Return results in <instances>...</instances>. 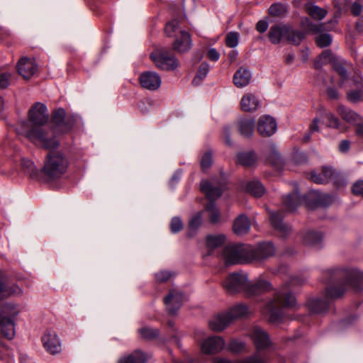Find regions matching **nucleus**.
Listing matches in <instances>:
<instances>
[{"mask_svg": "<svg viewBox=\"0 0 363 363\" xmlns=\"http://www.w3.org/2000/svg\"><path fill=\"white\" fill-rule=\"evenodd\" d=\"M333 278H342L343 283L329 285L325 289L324 298H313L307 301L311 313L320 314L327 311L332 299L341 297L348 287L357 291L363 290V272L357 268L336 267L328 270Z\"/></svg>", "mask_w": 363, "mask_h": 363, "instance_id": "f257e3e1", "label": "nucleus"}, {"mask_svg": "<svg viewBox=\"0 0 363 363\" xmlns=\"http://www.w3.org/2000/svg\"><path fill=\"white\" fill-rule=\"evenodd\" d=\"M28 121H22L17 128L18 134L23 135L31 143L42 148L52 150L57 148L60 142L52 131L45 127L49 119L46 106L37 102L28 111Z\"/></svg>", "mask_w": 363, "mask_h": 363, "instance_id": "f03ea898", "label": "nucleus"}, {"mask_svg": "<svg viewBox=\"0 0 363 363\" xmlns=\"http://www.w3.org/2000/svg\"><path fill=\"white\" fill-rule=\"evenodd\" d=\"M223 287L230 294L245 290L248 296H254L270 290L272 286L269 282L264 279H259L252 284H248L247 276L236 272L227 277L223 282Z\"/></svg>", "mask_w": 363, "mask_h": 363, "instance_id": "7ed1b4c3", "label": "nucleus"}, {"mask_svg": "<svg viewBox=\"0 0 363 363\" xmlns=\"http://www.w3.org/2000/svg\"><path fill=\"white\" fill-rule=\"evenodd\" d=\"M296 303L295 297L285 287L277 291L266 306L269 320L271 323H279L283 315L282 309L292 308Z\"/></svg>", "mask_w": 363, "mask_h": 363, "instance_id": "20e7f679", "label": "nucleus"}, {"mask_svg": "<svg viewBox=\"0 0 363 363\" xmlns=\"http://www.w3.org/2000/svg\"><path fill=\"white\" fill-rule=\"evenodd\" d=\"M68 166V159L62 152L50 151L45 157L43 170L49 179H57L65 174Z\"/></svg>", "mask_w": 363, "mask_h": 363, "instance_id": "39448f33", "label": "nucleus"}, {"mask_svg": "<svg viewBox=\"0 0 363 363\" xmlns=\"http://www.w3.org/2000/svg\"><path fill=\"white\" fill-rule=\"evenodd\" d=\"M223 255L227 265L247 263L252 261L250 247L245 244L227 245L223 250Z\"/></svg>", "mask_w": 363, "mask_h": 363, "instance_id": "423d86ee", "label": "nucleus"}, {"mask_svg": "<svg viewBox=\"0 0 363 363\" xmlns=\"http://www.w3.org/2000/svg\"><path fill=\"white\" fill-rule=\"evenodd\" d=\"M150 58L155 66L162 70L172 71L179 66L178 60L168 50H157L151 53Z\"/></svg>", "mask_w": 363, "mask_h": 363, "instance_id": "0eeeda50", "label": "nucleus"}, {"mask_svg": "<svg viewBox=\"0 0 363 363\" xmlns=\"http://www.w3.org/2000/svg\"><path fill=\"white\" fill-rule=\"evenodd\" d=\"M52 121L53 123L52 134L54 133L63 134L69 132L74 124L72 118L67 117L65 111L63 108L55 110L52 114Z\"/></svg>", "mask_w": 363, "mask_h": 363, "instance_id": "6e6552de", "label": "nucleus"}, {"mask_svg": "<svg viewBox=\"0 0 363 363\" xmlns=\"http://www.w3.org/2000/svg\"><path fill=\"white\" fill-rule=\"evenodd\" d=\"M186 300V296L179 289H172L164 298V301L168 311L174 314L182 306L183 302Z\"/></svg>", "mask_w": 363, "mask_h": 363, "instance_id": "1a4fd4ad", "label": "nucleus"}, {"mask_svg": "<svg viewBox=\"0 0 363 363\" xmlns=\"http://www.w3.org/2000/svg\"><path fill=\"white\" fill-rule=\"evenodd\" d=\"M139 81L143 88L150 91L158 89L162 83L160 76L157 73L152 71H147L140 74Z\"/></svg>", "mask_w": 363, "mask_h": 363, "instance_id": "9d476101", "label": "nucleus"}, {"mask_svg": "<svg viewBox=\"0 0 363 363\" xmlns=\"http://www.w3.org/2000/svg\"><path fill=\"white\" fill-rule=\"evenodd\" d=\"M269 220L272 228L276 230L281 236L286 237L291 232V228L283 221V214L281 211H270Z\"/></svg>", "mask_w": 363, "mask_h": 363, "instance_id": "9b49d317", "label": "nucleus"}, {"mask_svg": "<svg viewBox=\"0 0 363 363\" xmlns=\"http://www.w3.org/2000/svg\"><path fill=\"white\" fill-rule=\"evenodd\" d=\"M37 69L38 65L33 59L23 57L18 62L17 71L25 79H28L33 76Z\"/></svg>", "mask_w": 363, "mask_h": 363, "instance_id": "f8f14e48", "label": "nucleus"}, {"mask_svg": "<svg viewBox=\"0 0 363 363\" xmlns=\"http://www.w3.org/2000/svg\"><path fill=\"white\" fill-rule=\"evenodd\" d=\"M43 346L50 353L57 354L61 350V345L56 333L51 330H46L42 337Z\"/></svg>", "mask_w": 363, "mask_h": 363, "instance_id": "ddd939ff", "label": "nucleus"}, {"mask_svg": "<svg viewBox=\"0 0 363 363\" xmlns=\"http://www.w3.org/2000/svg\"><path fill=\"white\" fill-rule=\"evenodd\" d=\"M225 345V342L221 337L212 336L203 341L201 345V350L207 354H216L220 352Z\"/></svg>", "mask_w": 363, "mask_h": 363, "instance_id": "4468645a", "label": "nucleus"}, {"mask_svg": "<svg viewBox=\"0 0 363 363\" xmlns=\"http://www.w3.org/2000/svg\"><path fill=\"white\" fill-rule=\"evenodd\" d=\"M201 191L206 196L210 202L218 199L223 191V186L218 184H214L209 181L201 182Z\"/></svg>", "mask_w": 363, "mask_h": 363, "instance_id": "2eb2a0df", "label": "nucleus"}, {"mask_svg": "<svg viewBox=\"0 0 363 363\" xmlns=\"http://www.w3.org/2000/svg\"><path fill=\"white\" fill-rule=\"evenodd\" d=\"M257 130L262 136H270L277 130L276 121L269 116H264L259 119Z\"/></svg>", "mask_w": 363, "mask_h": 363, "instance_id": "dca6fc26", "label": "nucleus"}, {"mask_svg": "<svg viewBox=\"0 0 363 363\" xmlns=\"http://www.w3.org/2000/svg\"><path fill=\"white\" fill-rule=\"evenodd\" d=\"M274 252L275 248L272 242L261 243L255 250L250 247L252 261L254 259L261 260L267 259L274 255Z\"/></svg>", "mask_w": 363, "mask_h": 363, "instance_id": "f3484780", "label": "nucleus"}, {"mask_svg": "<svg viewBox=\"0 0 363 363\" xmlns=\"http://www.w3.org/2000/svg\"><path fill=\"white\" fill-rule=\"evenodd\" d=\"M192 45V41L189 33L180 30L179 35L176 37L173 43L174 50L179 53L188 52Z\"/></svg>", "mask_w": 363, "mask_h": 363, "instance_id": "a211bd4d", "label": "nucleus"}, {"mask_svg": "<svg viewBox=\"0 0 363 363\" xmlns=\"http://www.w3.org/2000/svg\"><path fill=\"white\" fill-rule=\"evenodd\" d=\"M251 337L258 350H262L270 345V340L267 333L259 328H255L251 333Z\"/></svg>", "mask_w": 363, "mask_h": 363, "instance_id": "6ab92c4d", "label": "nucleus"}, {"mask_svg": "<svg viewBox=\"0 0 363 363\" xmlns=\"http://www.w3.org/2000/svg\"><path fill=\"white\" fill-rule=\"evenodd\" d=\"M250 229V221L245 214H240L234 220L233 230L237 235H244Z\"/></svg>", "mask_w": 363, "mask_h": 363, "instance_id": "aec40b11", "label": "nucleus"}, {"mask_svg": "<svg viewBox=\"0 0 363 363\" xmlns=\"http://www.w3.org/2000/svg\"><path fill=\"white\" fill-rule=\"evenodd\" d=\"M323 239L322 233L313 230L306 231L302 235V240L305 245L315 248H320L322 246Z\"/></svg>", "mask_w": 363, "mask_h": 363, "instance_id": "412c9836", "label": "nucleus"}, {"mask_svg": "<svg viewBox=\"0 0 363 363\" xmlns=\"http://www.w3.org/2000/svg\"><path fill=\"white\" fill-rule=\"evenodd\" d=\"M287 32V25H275L270 28L268 36L272 43L278 44L281 40H286Z\"/></svg>", "mask_w": 363, "mask_h": 363, "instance_id": "4be33fe9", "label": "nucleus"}, {"mask_svg": "<svg viewBox=\"0 0 363 363\" xmlns=\"http://www.w3.org/2000/svg\"><path fill=\"white\" fill-rule=\"evenodd\" d=\"M231 322L230 315L226 313L213 317L209 322V328L213 331L220 332L224 330Z\"/></svg>", "mask_w": 363, "mask_h": 363, "instance_id": "5701e85b", "label": "nucleus"}, {"mask_svg": "<svg viewBox=\"0 0 363 363\" xmlns=\"http://www.w3.org/2000/svg\"><path fill=\"white\" fill-rule=\"evenodd\" d=\"M251 77L248 69L241 67L234 74L233 83L237 87L242 88L250 83Z\"/></svg>", "mask_w": 363, "mask_h": 363, "instance_id": "b1692460", "label": "nucleus"}, {"mask_svg": "<svg viewBox=\"0 0 363 363\" xmlns=\"http://www.w3.org/2000/svg\"><path fill=\"white\" fill-rule=\"evenodd\" d=\"M1 333L8 340H12L15 336V326L13 320L10 318L0 317Z\"/></svg>", "mask_w": 363, "mask_h": 363, "instance_id": "393cba45", "label": "nucleus"}, {"mask_svg": "<svg viewBox=\"0 0 363 363\" xmlns=\"http://www.w3.org/2000/svg\"><path fill=\"white\" fill-rule=\"evenodd\" d=\"M309 197L314 199V203L309 204L311 207L328 206L333 202V197L328 194H322L315 191L310 193Z\"/></svg>", "mask_w": 363, "mask_h": 363, "instance_id": "a878e982", "label": "nucleus"}, {"mask_svg": "<svg viewBox=\"0 0 363 363\" xmlns=\"http://www.w3.org/2000/svg\"><path fill=\"white\" fill-rule=\"evenodd\" d=\"M238 129L243 137H250L255 129V121L248 118H242L237 123Z\"/></svg>", "mask_w": 363, "mask_h": 363, "instance_id": "bb28decb", "label": "nucleus"}, {"mask_svg": "<svg viewBox=\"0 0 363 363\" xmlns=\"http://www.w3.org/2000/svg\"><path fill=\"white\" fill-rule=\"evenodd\" d=\"M240 106L244 111H254L258 108L259 101L255 95L248 94L242 98Z\"/></svg>", "mask_w": 363, "mask_h": 363, "instance_id": "cd10ccee", "label": "nucleus"}, {"mask_svg": "<svg viewBox=\"0 0 363 363\" xmlns=\"http://www.w3.org/2000/svg\"><path fill=\"white\" fill-rule=\"evenodd\" d=\"M337 112L341 118L349 123L354 125L361 121V116L359 114L344 106H339Z\"/></svg>", "mask_w": 363, "mask_h": 363, "instance_id": "c85d7f7f", "label": "nucleus"}, {"mask_svg": "<svg viewBox=\"0 0 363 363\" xmlns=\"http://www.w3.org/2000/svg\"><path fill=\"white\" fill-rule=\"evenodd\" d=\"M323 177L321 178H318V173L315 172H312L311 173V180L314 183L318 184H324L328 183L330 179H332L334 176V171L332 168L324 167L321 170Z\"/></svg>", "mask_w": 363, "mask_h": 363, "instance_id": "c756f323", "label": "nucleus"}, {"mask_svg": "<svg viewBox=\"0 0 363 363\" xmlns=\"http://www.w3.org/2000/svg\"><path fill=\"white\" fill-rule=\"evenodd\" d=\"M301 201L302 198L298 191L289 194L283 199L284 206L289 211L295 210Z\"/></svg>", "mask_w": 363, "mask_h": 363, "instance_id": "7c9ffc66", "label": "nucleus"}, {"mask_svg": "<svg viewBox=\"0 0 363 363\" xmlns=\"http://www.w3.org/2000/svg\"><path fill=\"white\" fill-rule=\"evenodd\" d=\"M304 9L306 13L313 19L320 21L327 15V11L313 4H306Z\"/></svg>", "mask_w": 363, "mask_h": 363, "instance_id": "2f4dec72", "label": "nucleus"}, {"mask_svg": "<svg viewBox=\"0 0 363 363\" xmlns=\"http://www.w3.org/2000/svg\"><path fill=\"white\" fill-rule=\"evenodd\" d=\"M238 162L245 167H253L257 162L256 154L253 151L239 152L237 155Z\"/></svg>", "mask_w": 363, "mask_h": 363, "instance_id": "473e14b6", "label": "nucleus"}, {"mask_svg": "<svg viewBox=\"0 0 363 363\" xmlns=\"http://www.w3.org/2000/svg\"><path fill=\"white\" fill-rule=\"evenodd\" d=\"M287 34L286 40L294 45H298L303 39L305 34L302 31L294 30L291 26L287 25Z\"/></svg>", "mask_w": 363, "mask_h": 363, "instance_id": "72a5a7b5", "label": "nucleus"}, {"mask_svg": "<svg viewBox=\"0 0 363 363\" xmlns=\"http://www.w3.org/2000/svg\"><path fill=\"white\" fill-rule=\"evenodd\" d=\"M145 355L140 350H135L127 357H123L118 363H145Z\"/></svg>", "mask_w": 363, "mask_h": 363, "instance_id": "f704fd0d", "label": "nucleus"}, {"mask_svg": "<svg viewBox=\"0 0 363 363\" xmlns=\"http://www.w3.org/2000/svg\"><path fill=\"white\" fill-rule=\"evenodd\" d=\"M201 223L202 216L201 212H199L192 216L189 223L188 237L192 238L194 236Z\"/></svg>", "mask_w": 363, "mask_h": 363, "instance_id": "c9c22d12", "label": "nucleus"}, {"mask_svg": "<svg viewBox=\"0 0 363 363\" xmlns=\"http://www.w3.org/2000/svg\"><path fill=\"white\" fill-rule=\"evenodd\" d=\"M225 238L223 234L208 235L206 238V245L213 249L218 247L225 242Z\"/></svg>", "mask_w": 363, "mask_h": 363, "instance_id": "e433bc0d", "label": "nucleus"}, {"mask_svg": "<svg viewBox=\"0 0 363 363\" xmlns=\"http://www.w3.org/2000/svg\"><path fill=\"white\" fill-rule=\"evenodd\" d=\"M247 191L255 197H260L265 192V189L260 182L253 180L247 183Z\"/></svg>", "mask_w": 363, "mask_h": 363, "instance_id": "4c0bfd02", "label": "nucleus"}, {"mask_svg": "<svg viewBox=\"0 0 363 363\" xmlns=\"http://www.w3.org/2000/svg\"><path fill=\"white\" fill-rule=\"evenodd\" d=\"M288 6L285 4L274 3L269 8V14L274 17H282L286 15Z\"/></svg>", "mask_w": 363, "mask_h": 363, "instance_id": "58836bf2", "label": "nucleus"}, {"mask_svg": "<svg viewBox=\"0 0 363 363\" xmlns=\"http://www.w3.org/2000/svg\"><path fill=\"white\" fill-rule=\"evenodd\" d=\"M320 117L325 121L326 125L329 128L340 129V123L337 117L330 112H323Z\"/></svg>", "mask_w": 363, "mask_h": 363, "instance_id": "ea45409f", "label": "nucleus"}, {"mask_svg": "<svg viewBox=\"0 0 363 363\" xmlns=\"http://www.w3.org/2000/svg\"><path fill=\"white\" fill-rule=\"evenodd\" d=\"M0 313L2 316H6L13 320V318H15L18 315L20 311L15 305L6 303L2 306Z\"/></svg>", "mask_w": 363, "mask_h": 363, "instance_id": "a19ab883", "label": "nucleus"}, {"mask_svg": "<svg viewBox=\"0 0 363 363\" xmlns=\"http://www.w3.org/2000/svg\"><path fill=\"white\" fill-rule=\"evenodd\" d=\"M206 211L209 213V220L211 223L216 224L220 220V212L216 208L213 202H209L206 207Z\"/></svg>", "mask_w": 363, "mask_h": 363, "instance_id": "79ce46f5", "label": "nucleus"}, {"mask_svg": "<svg viewBox=\"0 0 363 363\" xmlns=\"http://www.w3.org/2000/svg\"><path fill=\"white\" fill-rule=\"evenodd\" d=\"M209 72V65L206 62H203L201 64L197 74L193 79V84L198 85L207 76Z\"/></svg>", "mask_w": 363, "mask_h": 363, "instance_id": "37998d69", "label": "nucleus"}, {"mask_svg": "<svg viewBox=\"0 0 363 363\" xmlns=\"http://www.w3.org/2000/svg\"><path fill=\"white\" fill-rule=\"evenodd\" d=\"M247 312V308L244 305H238L235 307L232 308L228 312H227V315L230 317V320L233 321V319L242 317L245 315Z\"/></svg>", "mask_w": 363, "mask_h": 363, "instance_id": "c03bdc74", "label": "nucleus"}, {"mask_svg": "<svg viewBox=\"0 0 363 363\" xmlns=\"http://www.w3.org/2000/svg\"><path fill=\"white\" fill-rule=\"evenodd\" d=\"M139 333L143 338L152 339L159 335V330L155 328L143 327L139 329Z\"/></svg>", "mask_w": 363, "mask_h": 363, "instance_id": "a18cd8bd", "label": "nucleus"}, {"mask_svg": "<svg viewBox=\"0 0 363 363\" xmlns=\"http://www.w3.org/2000/svg\"><path fill=\"white\" fill-rule=\"evenodd\" d=\"M315 42L320 48H325L330 45L332 37L328 33L320 34L316 38Z\"/></svg>", "mask_w": 363, "mask_h": 363, "instance_id": "49530a36", "label": "nucleus"}, {"mask_svg": "<svg viewBox=\"0 0 363 363\" xmlns=\"http://www.w3.org/2000/svg\"><path fill=\"white\" fill-rule=\"evenodd\" d=\"M347 99L352 103L363 100V89L360 88L349 91L347 93Z\"/></svg>", "mask_w": 363, "mask_h": 363, "instance_id": "de8ad7c7", "label": "nucleus"}, {"mask_svg": "<svg viewBox=\"0 0 363 363\" xmlns=\"http://www.w3.org/2000/svg\"><path fill=\"white\" fill-rule=\"evenodd\" d=\"M269 162H271L274 166L277 168L282 165V160L279 153L276 150H273L271 155L269 156Z\"/></svg>", "mask_w": 363, "mask_h": 363, "instance_id": "09e8293b", "label": "nucleus"}, {"mask_svg": "<svg viewBox=\"0 0 363 363\" xmlns=\"http://www.w3.org/2000/svg\"><path fill=\"white\" fill-rule=\"evenodd\" d=\"M228 349L233 352L238 353L245 349V344L241 341L232 340L228 345Z\"/></svg>", "mask_w": 363, "mask_h": 363, "instance_id": "8fccbe9b", "label": "nucleus"}, {"mask_svg": "<svg viewBox=\"0 0 363 363\" xmlns=\"http://www.w3.org/2000/svg\"><path fill=\"white\" fill-rule=\"evenodd\" d=\"M238 34L236 32L229 33L225 39L226 45L230 48H235L238 44Z\"/></svg>", "mask_w": 363, "mask_h": 363, "instance_id": "3c124183", "label": "nucleus"}, {"mask_svg": "<svg viewBox=\"0 0 363 363\" xmlns=\"http://www.w3.org/2000/svg\"><path fill=\"white\" fill-rule=\"evenodd\" d=\"M183 228V223L180 218H172L170 223V230L172 233H177Z\"/></svg>", "mask_w": 363, "mask_h": 363, "instance_id": "603ef678", "label": "nucleus"}, {"mask_svg": "<svg viewBox=\"0 0 363 363\" xmlns=\"http://www.w3.org/2000/svg\"><path fill=\"white\" fill-rule=\"evenodd\" d=\"M335 69L341 78L340 86H342L345 81L347 79V72L342 64H336L335 66Z\"/></svg>", "mask_w": 363, "mask_h": 363, "instance_id": "864d4df0", "label": "nucleus"}, {"mask_svg": "<svg viewBox=\"0 0 363 363\" xmlns=\"http://www.w3.org/2000/svg\"><path fill=\"white\" fill-rule=\"evenodd\" d=\"M11 74L0 70V89H5L10 84Z\"/></svg>", "mask_w": 363, "mask_h": 363, "instance_id": "5fc2aeb1", "label": "nucleus"}, {"mask_svg": "<svg viewBox=\"0 0 363 363\" xmlns=\"http://www.w3.org/2000/svg\"><path fill=\"white\" fill-rule=\"evenodd\" d=\"M179 26V21L177 19H174L172 21L167 23L165 27V33L169 36H171L174 33L177 31Z\"/></svg>", "mask_w": 363, "mask_h": 363, "instance_id": "6e6d98bb", "label": "nucleus"}, {"mask_svg": "<svg viewBox=\"0 0 363 363\" xmlns=\"http://www.w3.org/2000/svg\"><path fill=\"white\" fill-rule=\"evenodd\" d=\"M21 164L28 174L30 175L35 174V167L32 161L27 159H23Z\"/></svg>", "mask_w": 363, "mask_h": 363, "instance_id": "4d7b16f0", "label": "nucleus"}, {"mask_svg": "<svg viewBox=\"0 0 363 363\" xmlns=\"http://www.w3.org/2000/svg\"><path fill=\"white\" fill-rule=\"evenodd\" d=\"M212 164V156L210 152H206L201 160V167L205 170L211 167Z\"/></svg>", "mask_w": 363, "mask_h": 363, "instance_id": "13d9d810", "label": "nucleus"}, {"mask_svg": "<svg viewBox=\"0 0 363 363\" xmlns=\"http://www.w3.org/2000/svg\"><path fill=\"white\" fill-rule=\"evenodd\" d=\"M352 191L355 196L363 197V180L356 182L352 186Z\"/></svg>", "mask_w": 363, "mask_h": 363, "instance_id": "bf43d9fd", "label": "nucleus"}, {"mask_svg": "<svg viewBox=\"0 0 363 363\" xmlns=\"http://www.w3.org/2000/svg\"><path fill=\"white\" fill-rule=\"evenodd\" d=\"M172 275V273L168 271H160L155 274V279L158 282H164L167 281Z\"/></svg>", "mask_w": 363, "mask_h": 363, "instance_id": "052dcab7", "label": "nucleus"}, {"mask_svg": "<svg viewBox=\"0 0 363 363\" xmlns=\"http://www.w3.org/2000/svg\"><path fill=\"white\" fill-rule=\"evenodd\" d=\"M352 82L357 89L362 88L363 78L359 72H355Z\"/></svg>", "mask_w": 363, "mask_h": 363, "instance_id": "680f3d73", "label": "nucleus"}, {"mask_svg": "<svg viewBox=\"0 0 363 363\" xmlns=\"http://www.w3.org/2000/svg\"><path fill=\"white\" fill-rule=\"evenodd\" d=\"M207 57L212 61H217L219 59L220 55L215 48H211L207 53Z\"/></svg>", "mask_w": 363, "mask_h": 363, "instance_id": "e2e57ef3", "label": "nucleus"}, {"mask_svg": "<svg viewBox=\"0 0 363 363\" xmlns=\"http://www.w3.org/2000/svg\"><path fill=\"white\" fill-rule=\"evenodd\" d=\"M181 176H182L181 171L177 170V172H175V173L173 174V176L172 177V178L169 181V185L172 187H174L180 180Z\"/></svg>", "mask_w": 363, "mask_h": 363, "instance_id": "0e129e2a", "label": "nucleus"}, {"mask_svg": "<svg viewBox=\"0 0 363 363\" xmlns=\"http://www.w3.org/2000/svg\"><path fill=\"white\" fill-rule=\"evenodd\" d=\"M354 125L356 126V135L359 137L363 138V118L361 117V121L355 123Z\"/></svg>", "mask_w": 363, "mask_h": 363, "instance_id": "69168bd1", "label": "nucleus"}, {"mask_svg": "<svg viewBox=\"0 0 363 363\" xmlns=\"http://www.w3.org/2000/svg\"><path fill=\"white\" fill-rule=\"evenodd\" d=\"M256 28L259 33H264L268 28V23L265 21H259L257 22Z\"/></svg>", "mask_w": 363, "mask_h": 363, "instance_id": "338daca9", "label": "nucleus"}, {"mask_svg": "<svg viewBox=\"0 0 363 363\" xmlns=\"http://www.w3.org/2000/svg\"><path fill=\"white\" fill-rule=\"evenodd\" d=\"M362 6L358 2H354L351 7V11L354 16H358L362 11Z\"/></svg>", "mask_w": 363, "mask_h": 363, "instance_id": "774afa93", "label": "nucleus"}]
</instances>
